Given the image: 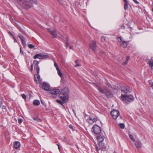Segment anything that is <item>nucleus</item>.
Segmentation results:
<instances>
[{
    "instance_id": "56",
    "label": "nucleus",
    "mask_w": 153,
    "mask_h": 153,
    "mask_svg": "<svg viewBox=\"0 0 153 153\" xmlns=\"http://www.w3.org/2000/svg\"><path fill=\"white\" fill-rule=\"evenodd\" d=\"M108 87L109 88L111 87V85L110 84H109V85H108Z\"/></svg>"
},
{
    "instance_id": "14",
    "label": "nucleus",
    "mask_w": 153,
    "mask_h": 153,
    "mask_svg": "<svg viewBox=\"0 0 153 153\" xmlns=\"http://www.w3.org/2000/svg\"><path fill=\"white\" fill-rule=\"evenodd\" d=\"M97 136V138L99 142H102L104 138V137L102 135L99 134Z\"/></svg>"
},
{
    "instance_id": "8",
    "label": "nucleus",
    "mask_w": 153,
    "mask_h": 153,
    "mask_svg": "<svg viewBox=\"0 0 153 153\" xmlns=\"http://www.w3.org/2000/svg\"><path fill=\"white\" fill-rule=\"evenodd\" d=\"M48 57V56L41 54H37L35 55L33 57L34 59L39 58V59H43Z\"/></svg>"
},
{
    "instance_id": "5",
    "label": "nucleus",
    "mask_w": 153,
    "mask_h": 153,
    "mask_svg": "<svg viewBox=\"0 0 153 153\" xmlns=\"http://www.w3.org/2000/svg\"><path fill=\"white\" fill-rule=\"evenodd\" d=\"M121 91L125 94L130 93L131 90L130 88L127 85L123 86L121 88Z\"/></svg>"
},
{
    "instance_id": "46",
    "label": "nucleus",
    "mask_w": 153,
    "mask_h": 153,
    "mask_svg": "<svg viewBox=\"0 0 153 153\" xmlns=\"http://www.w3.org/2000/svg\"><path fill=\"white\" fill-rule=\"evenodd\" d=\"M132 0L136 4H138L139 3V2L137 1V0Z\"/></svg>"
},
{
    "instance_id": "40",
    "label": "nucleus",
    "mask_w": 153,
    "mask_h": 153,
    "mask_svg": "<svg viewBox=\"0 0 153 153\" xmlns=\"http://www.w3.org/2000/svg\"><path fill=\"white\" fill-rule=\"evenodd\" d=\"M22 122V119H19L18 120V122L19 124H20Z\"/></svg>"
},
{
    "instance_id": "38",
    "label": "nucleus",
    "mask_w": 153,
    "mask_h": 153,
    "mask_svg": "<svg viewBox=\"0 0 153 153\" xmlns=\"http://www.w3.org/2000/svg\"><path fill=\"white\" fill-rule=\"evenodd\" d=\"M54 65L55 68H56V70L59 69L58 65L55 62H54Z\"/></svg>"
},
{
    "instance_id": "23",
    "label": "nucleus",
    "mask_w": 153,
    "mask_h": 153,
    "mask_svg": "<svg viewBox=\"0 0 153 153\" xmlns=\"http://www.w3.org/2000/svg\"><path fill=\"white\" fill-rule=\"evenodd\" d=\"M32 118L33 120L37 122H39L41 121V120L38 117H33Z\"/></svg>"
},
{
    "instance_id": "55",
    "label": "nucleus",
    "mask_w": 153,
    "mask_h": 153,
    "mask_svg": "<svg viewBox=\"0 0 153 153\" xmlns=\"http://www.w3.org/2000/svg\"><path fill=\"white\" fill-rule=\"evenodd\" d=\"M57 145L58 146V148L59 149V150H60V147L59 146V145L58 144H57Z\"/></svg>"
},
{
    "instance_id": "30",
    "label": "nucleus",
    "mask_w": 153,
    "mask_h": 153,
    "mask_svg": "<svg viewBox=\"0 0 153 153\" xmlns=\"http://www.w3.org/2000/svg\"><path fill=\"white\" fill-rule=\"evenodd\" d=\"M129 137L131 139L132 141H133L134 142H135V139H134L133 136V135H131V134H129Z\"/></svg>"
},
{
    "instance_id": "2",
    "label": "nucleus",
    "mask_w": 153,
    "mask_h": 153,
    "mask_svg": "<svg viewBox=\"0 0 153 153\" xmlns=\"http://www.w3.org/2000/svg\"><path fill=\"white\" fill-rule=\"evenodd\" d=\"M121 100L126 103H128L134 101V97L131 95L121 94Z\"/></svg>"
},
{
    "instance_id": "57",
    "label": "nucleus",
    "mask_w": 153,
    "mask_h": 153,
    "mask_svg": "<svg viewBox=\"0 0 153 153\" xmlns=\"http://www.w3.org/2000/svg\"><path fill=\"white\" fill-rule=\"evenodd\" d=\"M64 139H65V140H66V137H65Z\"/></svg>"
},
{
    "instance_id": "54",
    "label": "nucleus",
    "mask_w": 153,
    "mask_h": 153,
    "mask_svg": "<svg viewBox=\"0 0 153 153\" xmlns=\"http://www.w3.org/2000/svg\"><path fill=\"white\" fill-rule=\"evenodd\" d=\"M70 49H73V46H70Z\"/></svg>"
},
{
    "instance_id": "48",
    "label": "nucleus",
    "mask_w": 153,
    "mask_h": 153,
    "mask_svg": "<svg viewBox=\"0 0 153 153\" xmlns=\"http://www.w3.org/2000/svg\"><path fill=\"white\" fill-rule=\"evenodd\" d=\"M13 37V40H14V42H16L17 41H16V40L14 36Z\"/></svg>"
},
{
    "instance_id": "44",
    "label": "nucleus",
    "mask_w": 153,
    "mask_h": 153,
    "mask_svg": "<svg viewBox=\"0 0 153 153\" xmlns=\"http://www.w3.org/2000/svg\"><path fill=\"white\" fill-rule=\"evenodd\" d=\"M20 53L21 54L23 55L24 54L23 52V51L22 50L21 48H20Z\"/></svg>"
},
{
    "instance_id": "27",
    "label": "nucleus",
    "mask_w": 153,
    "mask_h": 153,
    "mask_svg": "<svg viewBox=\"0 0 153 153\" xmlns=\"http://www.w3.org/2000/svg\"><path fill=\"white\" fill-rule=\"evenodd\" d=\"M98 90L99 91V92H100V93L105 94V91H104L101 88L99 87L98 88Z\"/></svg>"
},
{
    "instance_id": "34",
    "label": "nucleus",
    "mask_w": 153,
    "mask_h": 153,
    "mask_svg": "<svg viewBox=\"0 0 153 153\" xmlns=\"http://www.w3.org/2000/svg\"><path fill=\"white\" fill-rule=\"evenodd\" d=\"M18 37L21 39V41L24 40V37L23 36H22L21 34H19Z\"/></svg>"
},
{
    "instance_id": "21",
    "label": "nucleus",
    "mask_w": 153,
    "mask_h": 153,
    "mask_svg": "<svg viewBox=\"0 0 153 153\" xmlns=\"http://www.w3.org/2000/svg\"><path fill=\"white\" fill-rule=\"evenodd\" d=\"M39 62L36 60H34L33 62V64L34 65V67L35 68L36 67L38 66Z\"/></svg>"
},
{
    "instance_id": "18",
    "label": "nucleus",
    "mask_w": 153,
    "mask_h": 153,
    "mask_svg": "<svg viewBox=\"0 0 153 153\" xmlns=\"http://www.w3.org/2000/svg\"><path fill=\"white\" fill-rule=\"evenodd\" d=\"M124 1L125 2V4L124 5V9L126 10L128 8V2L127 0H124Z\"/></svg>"
},
{
    "instance_id": "37",
    "label": "nucleus",
    "mask_w": 153,
    "mask_h": 153,
    "mask_svg": "<svg viewBox=\"0 0 153 153\" xmlns=\"http://www.w3.org/2000/svg\"><path fill=\"white\" fill-rule=\"evenodd\" d=\"M95 147L97 151V152H98L99 150L101 149H100V148L99 147H98L97 145H96L95 146Z\"/></svg>"
},
{
    "instance_id": "17",
    "label": "nucleus",
    "mask_w": 153,
    "mask_h": 153,
    "mask_svg": "<svg viewBox=\"0 0 153 153\" xmlns=\"http://www.w3.org/2000/svg\"><path fill=\"white\" fill-rule=\"evenodd\" d=\"M127 42L125 41H123L121 44V45L124 48H126L127 46Z\"/></svg>"
},
{
    "instance_id": "51",
    "label": "nucleus",
    "mask_w": 153,
    "mask_h": 153,
    "mask_svg": "<svg viewBox=\"0 0 153 153\" xmlns=\"http://www.w3.org/2000/svg\"><path fill=\"white\" fill-rule=\"evenodd\" d=\"M2 109L3 110H6V107L4 106H3L2 107Z\"/></svg>"
},
{
    "instance_id": "31",
    "label": "nucleus",
    "mask_w": 153,
    "mask_h": 153,
    "mask_svg": "<svg viewBox=\"0 0 153 153\" xmlns=\"http://www.w3.org/2000/svg\"><path fill=\"white\" fill-rule=\"evenodd\" d=\"M56 70L57 71L58 74L59 75V76L60 77H62V74L61 73L60 70H59V69H58Z\"/></svg>"
},
{
    "instance_id": "58",
    "label": "nucleus",
    "mask_w": 153,
    "mask_h": 153,
    "mask_svg": "<svg viewBox=\"0 0 153 153\" xmlns=\"http://www.w3.org/2000/svg\"><path fill=\"white\" fill-rule=\"evenodd\" d=\"M152 12H153V8L152 9Z\"/></svg>"
},
{
    "instance_id": "29",
    "label": "nucleus",
    "mask_w": 153,
    "mask_h": 153,
    "mask_svg": "<svg viewBox=\"0 0 153 153\" xmlns=\"http://www.w3.org/2000/svg\"><path fill=\"white\" fill-rule=\"evenodd\" d=\"M56 101L59 103L61 105H62L64 107H65L63 105V103H64L65 102L63 101H62L61 100H56Z\"/></svg>"
},
{
    "instance_id": "43",
    "label": "nucleus",
    "mask_w": 153,
    "mask_h": 153,
    "mask_svg": "<svg viewBox=\"0 0 153 153\" xmlns=\"http://www.w3.org/2000/svg\"><path fill=\"white\" fill-rule=\"evenodd\" d=\"M33 70V65L31 64L30 65V71L32 72Z\"/></svg>"
},
{
    "instance_id": "24",
    "label": "nucleus",
    "mask_w": 153,
    "mask_h": 153,
    "mask_svg": "<svg viewBox=\"0 0 153 153\" xmlns=\"http://www.w3.org/2000/svg\"><path fill=\"white\" fill-rule=\"evenodd\" d=\"M149 64L150 67L153 69V62L150 60L149 62Z\"/></svg>"
},
{
    "instance_id": "13",
    "label": "nucleus",
    "mask_w": 153,
    "mask_h": 153,
    "mask_svg": "<svg viewBox=\"0 0 153 153\" xmlns=\"http://www.w3.org/2000/svg\"><path fill=\"white\" fill-rule=\"evenodd\" d=\"M20 144V143L18 141H15L14 143V147L16 149H17L19 148Z\"/></svg>"
},
{
    "instance_id": "52",
    "label": "nucleus",
    "mask_w": 153,
    "mask_h": 153,
    "mask_svg": "<svg viewBox=\"0 0 153 153\" xmlns=\"http://www.w3.org/2000/svg\"><path fill=\"white\" fill-rule=\"evenodd\" d=\"M48 30L49 31L51 32H51L52 31L51 30V28H48Z\"/></svg>"
},
{
    "instance_id": "36",
    "label": "nucleus",
    "mask_w": 153,
    "mask_h": 153,
    "mask_svg": "<svg viewBox=\"0 0 153 153\" xmlns=\"http://www.w3.org/2000/svg\"><path fill=\"white\" fill-rule=\"evenodd\" d=\"M21 42L22 43V45L24 47H25L26 46V42L24 40H23L22 41H21Z\"/></svg>"
},
{
    "instance_id": "41",
    "label": "nucleus",
    "mask_w": 153,
    "mask_h": 153,
    "mask_svg": "<svg viewBox=\"0 0 153 153\" xmlns=\"http://www.w3.org/2000/svg\"><path fill=\"white\" fill-rule=\"evenodd\" d=\"M117 39L118 41L119 42H121L122 40V38L121 37H118Z\"/></svg>"
},
{
    "instance_id": "6",
    "label": "nucleus",
    "mask_w": 153,
    "mask_h": 153,
    "mask_svg": "<svg viewBox=\"0 0 153 153\" xmlns=\"http://www.w3.org/2000/svg\"><path fill=\"white\" fill-rule=\"evenodd\" d=\"M111 114L113 118L115 120H116L117 117L120 115L119 111L117 110H113L111 112Z\"/></svg>"
},
{
    "instance_id": "12",
    "label": "nucleus",
    "mask_w": 153,
    "mask_h": 153,
    "mask_svg": "<svg viewBox=\"0 0 153 153\" xmlns=\"http://www.w3.org/2000/svg\"><path fill=\"white\" fill-rule=\"evenodd\" d=\"M34 79L36 83L39 84V80L40 76L38 74H35L34 75Z\"/></svg>"
},
{
    "instance_id": "3",
    "label": "nucleus",
    "mask_w": 153,
    "mask_h": 153,
    "mask_svg": "<svg viewBox=\"0 0 153 153\" xmlns=\"http://www.w3.org/2000/svg\"><path fill=\"white\" fill-rule=\"evenodd\" d=\"M59 97L62 99V101L64 102H66L67 101L68 96L67 92L65 91V88H63L59 94Z\"/></svg>"
},
{
    "instance_id": "19",
    "label": "nucleus",
    "mask_w": 153,
    "mask_h": 153,
    "mask_svg": "<svg viewBox=\"0 0 153 153\" xmlns=\"http://www.w3.org/2000/svg\"><path fill=\"white\" fill-rule=\"evenodd\" d=\"M33 104L35 106H38L40 104V102L39 100H35L33 101Z\"/></svg>"
},
{
    "instance_id": "42",
    "label": "nucleus",
    "mask_w": 153,
    "mask_h": 153,
    "mask_svg": "<svg viewBox=\"0 0 153 153\" xmlns=\"http://www.w3.org/2000/svg\"><path fill=\"white\" fill-rule=\"evenodd\" d=\"M22 97L24 99H26V96L24 94H22Z\"/></svg>"
},
{
    "instance_id": "11",
    "label": "nucleus",
    "mask_w": 153,
    "mask_h": 153,
    "mask_svg": "<svg viewBox=\"0 0 153 153\" xmlns=\"http://www.w3.org/2000/svg\"><path fill=\"white\" fill-rule=\"evenodd\" d=\"M105 94L108 97H111L112 96V94L111 91L106 89L105 90Z\"/></svg>"
},
{
    "instance_id": "16",
    "label": "nucleus",
    "mask_w": 153,
    "mask_h": 153,
    "mask_svg": "<svg viewBox=\"0 0 153 153\" xmlns=\"http://www.w3.org/2000/svg\"><path fill=\"white\" fill-rule=\"evenodd\" d=\"M98 146L100 148V149H103L105 148V146H104V144L102 142H99L98 143Z\"/></svg>"
},
{
    "instance_id": "4",
    "label": "nucleus",
    "mask_w": 153,
    "mask_h": 153,
    "mask_svg": "<svg viewBox=\"0 0 153 153\" xmlns=\"http://www.w3.org/2000/svg\"><path fill=\"white\" fill-rule=\"evenodd\" d=\"M92 132L96 134H99L101 131V128L100 127L97 125H94L92 129Z\"/></svg>"
},
{
    "instance_id": "47",
    "label": "nucleus",
    "mask_w": 153,
    "mask_h": 153,
    "mask_svg": "<svg viewBox=\"0 0 153 153\" xmlns=\"http://www.w3.org/2000/svg\"><path fill=\"white\" fill-rule=\"evenodd\" d=\"M150 85L151 86L152 88L153 89V83L152 82H150Z\"/></svg>"
},
{
    "instance_id": "25",
    "label": "nucleus",
    "mask_w": 153,
    "mask_h": 153,
    "mask_svg": "<svg viewBox=\"0 0 153 153\" xmlns=\"http://www.w3.org/2000/svg\"><path fill=\"white\" fill-rule=\"evenodd\" d=\"M89 119L90 120H92L93 122H96L97 120V118H93L92 117H90Z\"/></svg>"
},
{
    "instance_id": "49",
    "label": "nucleus",
    "mask_w": 153,
    "mask_h": 153,
    "mask_svg": "<svg viewBox=\"0 0 153 153\" xmlns=\"http://www.w3.org/2000/svg\"><path fill=\"white\" fill-rule=\"evenodd\" d=\"M125 27L123 25V26L121 27V29H125Z\"/></svg>"
},
{
    "instance_id": "22",
    "label": "nucleus",
    "mask_w": 153,
    "mask_h": 153,
    "mask_svg": "<svg viewBox=\"0 0 153 153\" xmlns=\"http://www.w3.org/2000/svg\"><path fill=\"white\" fill-rule=\"evenodd\" d=\"M130 59V57L129 56H127L125 61L123 63V65H126L128 63V62Z\"/></svg>"
},
{
    "instance_id": "33",
    "label": "nucleus",
    "mask_w": 153,
    "mask_h": 153,
    "mask_svg": "<svg viewBox=\"0 0 153 153\" xmlns=\"http://www.w3.org/2000/svg\"><path fill=\"white\" fill-rule=\"evenodd\" d=\"M119 125L120 127L122 129L124 128L125 127V125L123 123H120L119 124Z\"/></svg>"
},
{
    "instance_id": "53",
    "label": "nucleus",
    "mask_w": 153,
    "mask_h": 153,
    "mask_svg": "<svg viewBox=\"0 0 153 153\" xmlns=\"http://www.w3.org/2000/svg\"><path fill=\"white\" fill-rule=\"evenodd\" d=\"M69 127L71 129H73V127H72V126H69Z\"/></svg>"
},
{
    "instance_id": "32",
    "label": "nucleus",
    "mask_w": 153,
    "mask_h": 153,
    "mask_svg": "<svg viewBox=\"0 0 153 153\" xmlns=\"http://www.w3.org/2000/svg\"><path fill=\"white\" fill-rule=\"evenodd\" d=\"M35 68H36V71L37 74H39V72L40 68L39 66L36 67Z\"/></svg>"
},
{
    "instance_id": "50",
    "label": "nucleus",
    "mask_w": 153,
    "mask_h": 153,
    "mask_svg": "<svg viewBox=\"0 0 153 153\" xmlns=\"http://www.w3.org/2000/svg\"><path fill=\"white\" fill-rule=\"evenodd\" d=\"M9 34L12 36V37L14 36L12 34V33L10 32H9Z\"/></svg>"
},
{
    "instance_id": "10",
    "label": "nucleus",
    "mask_w": 153,
    "mask_h": 153,
    "mask_svg": "<svg viewBox=\"0 0 153 153\" xmlns=\"http://www.w3.org/2000/svg\"><path fill=\"white\" fill-rule=\"evenodd\" d=\"M49 91L50 93L53 94H56L59 93L60 92L59 90L58 89H54L51 90L50 89Z\"/></svg>"
},
{
    "instance_id": "20",
    "label": "nucleus",
    "mask_w": 153,
    "mask_h": 153,
    "mask_svg": "<svg viewBox=\"0 0 153 153\" xmlns=\"http://www.w3.org/2000/svg\"><path fill=\"white\" fill-rule=\"evenodd\" d=\"M51 34L53 36V38H56L57 36V34L55 31H52L51 33Z\"/></svg>"
},
{
    "instance_id": "39",
    "label": "nucleus",
    "mask_w": 153,
    "mask_h": 153,
    "mask_svg": "<svg viewBox=\"0 0 153 153\" xmlns=\"http://www.w3.org/2000/svg\"><path fill=\"white\" fill-rule=\"evenodd\" d=\"M105 40V38L104 36H102L101 38V40L102 42H104Z\"/></svg>"
},
{
    "instance_id": "26",
    "label": "nucleus",
    "mask_w": 153,
    "mask_h": 153,
    "mask_svg": "<svg viewBox=\"0 0 153 153\" xmlns=\"http://www.w3.org/2000/svg\"><path fill=\"white\" fill-rule=\"evenodd\" d=\"M75 63H76L75 67L80 66L81 65L79 64V62L78 60H75Z\"/></svg>"
},
{
    "instance_id": "7",
    "label": "nucleus",
    "mask_w": 153,
    "mask_h": 153,
    "mask_svg": "<svg viewBox=\"0 0 153 153\" xmlns=\"http://www.w3.org/2000/svg\"><path fill=\"white\" fill-rule=\"evenodd\" d=\"M41 88L45 90L49 91L50 89V86L48 83L44 82L42 85Z\"/></svg>"
},
{
    "instance_id": "45",
    "label": "nucleus",
    "mask_w": 153,
    "mask_h": 153,
    "mask_svg": "<svg viewBox=\"0 0 153 153\" xmlns=\"http://www.w3.org/2000/svg\"><path fill=\"white\" fill-rule=\"evenodd\" d=\"M2 104V102L1 99V98H0V107H1Z\"/></svg>"
},
{
    "instance_id": "15",
    "label": "nucleus",
    "mask_w": 153,
    "mask_h": 153,
    "mask_svg": "<svg viewBox=\"0 0 153 153\" xmlns=\"http://www.w3.org/2000/svg\"><path fill=\"white\" fill-rule=\"evenodd\" d=\"M142 143L140 141H138L135 144V147L137 149H139L141 148L142 146Z\"/></svg>"
},
{
    "instance_id": "28",
    "label": "nucleus",
    "mask_w": 153,
    "mask_h": 153,
    "mask_svg": "<svg viewBox=\"0 0 153 153\" xmlns=\"http://www.w3.org/2000/svg\"><path fill=\"white\" fill-rule=\"evenodd\" d=\"M65 40L66 41V48H67V47L68 45V41H69V39L68 38V36H66L65 37Z\"/></svg>"
},
{
    "instance_id": "1",
    "label": "nucleus",
    "mask_w": 153,
    "mask_h": 153,
    "mask_svg": "<svg viewBox=\"0 0 153 153\" xmlns=\"http://www.w3.org/2000/svg\"><path fill=\"white\" fill-rule=\"evenodd\" d=\"M17 4L22 7L28 9L32 5V2L36 3V0H16Z\"/></svg>"
},
{
    "instance_id": "9",
    "label": "nucleus",
    "mask_w": 153,
    "mask_h": 153,
    "mask_svg": "<svg viewBox=\"0 0 153 153\" xmlns=\"http://www.w3.org/2000/svg\"><path fill=\"white\" fill-rule=\"evenodd\" d=\"M90 47L92 50L95 51L96 48V45L95 42L93 41L90 44Z\"/></svg>"
},
{
    "instance_id": "35",
    "label": "nucleus",
    "mask_w": 153,
    "mask_h": 153,
    "mask_svg": "<svg viewBox=\"0 0 153 153\" xmlns=\"http://www.w3.org/2000/svg\"><path fill=\"white\" fill-rule=\"evenodd\" d=\"M35 47L34 45L32 44H29L28 45V47L30 49H32Z\"/></svg>"
}]
</instances>
